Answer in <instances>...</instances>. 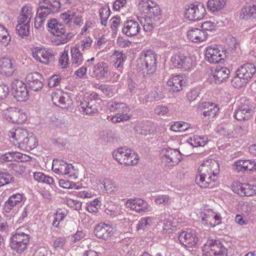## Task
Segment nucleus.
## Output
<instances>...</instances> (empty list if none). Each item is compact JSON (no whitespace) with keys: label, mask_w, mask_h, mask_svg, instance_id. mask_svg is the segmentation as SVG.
<instances>
[{"label":"nucleus","mask_w":256,"mask_h":256,"mask_svg":"<svg viewBox=\"0 0 256 256\" xmlns=\"http://www.w3.org/2000/svg\"><path fill=\"white\" fill-rule=\"evenodd\" d=\"M240 17L245 20L256 18V9L250 6H244L241 10Z\"/></svg>","instance_id":"42"},{"label":"nucleus","mask_w":256,"mask_h":256,"mask_svg":"<svg viewBox=\"0 0 256 256\" xmlns=\"http://www.w3.org/2000/svg\"><path fill=\"white\" fill-rule=\"evenodd\" d=\"M154 220V219L151 217H145L140 218L137 224L136 230H144L149 229Z\"/></svg>","instance_id":"45"},{"label":"nucleus","mask_w":256,"mask_h":256,"mask_svg":"<svg viewBox=\"0 0 256 256\" xmlns=\"http://www.w3.org/2000/svg\"><path fill=\"white\" fill-rule=\"evenodd\" d=\"M52 170L56 174H58L66 175L72 172L74 170V166L63 160H57L54 161Z\"/></svg>","instance_id":"25"},{"label":"nucleus","mask_w":256,"mask_h":256,"mask_svg":"<svg viewBox=\"0 0 256 256\" xmlns=\"http://www.w3.org/2000/svg\"><path fill=\"white\" fill-rule=\"evenodd\" d=\"M230 70L226 67H222L216 68L211 76L210 80L211 82L215 84H220L228 78Z\"/></svg>","instance_id":"30"},{"label":"nucleus","mask_w":256,"mask_h":256,"mask_svg":"<svg viewBox=\"0 0 256 256\" xmlns=\"http://www.w3.org/2000/svg\"><path fill=\"white\" fill-rule=\"evenodd\" d=\"M220 172L218 162L213 160H204L198 169V174H202L206 176L214 174L217 176Z\"/></svg>","instance_id":"16"},{"label":"nucleus","mask_w":256,"mask_h":256,"mask_svg":"<svg viewBox=\"0 0 256 256\" xmlns=\"http://www.w3.org/2000/svg\"><path fill=\"white\" fill-rule=\"evenodd\" d=\"M190 128L188 123L184 122H176L170 127V130L174 132H185Z\"/></svg>","instance_id":"52"},{"label":"nucleus","mask_w":256,"mask_h":256,"mask_svg":"<svg viewBox=\"0 0 256 256\" xmlns=\"http://www.w3.org/2000/svg\"><path fill=\"white\" fill-rule=\"evenodd\" d=\"M16 70L14 63L8 58L0 59V73L6 76H11Z\"/></svg>","instance_id":"28"},{"label":"nucleus","mask_w":256,"mask_h":256,"mask_svg":"<svg viewBox=\"0 0 256 256\" xmlns=\"http://www.w3.org/2000/svg\"><path fill=\"white\" fill-rule=\"evenodd\" d=\"M112 156L120 164L126 166L135 165L138 160V154L126 147H122L114 150Z\"/></svg>","instance_id":"8"},{"label":"nucleus","mask_w":256,"mask_h":256,"mask_svg":"<svg viewBox=\"0 0 256 256\" xmlns=\"http://www.w3.org/2000/svg\"><path fill=\"white\" fill-rule=\"evenodd\" d=\"M71 64L72 66L76 68L81 65L84 60L83 54L80 52L78 44L71 47Z\"/></svg>","instance_id":"37"},{"label":"nucleus","mask_w":256,"mask_h":256,"mask_svg":"<svg viewBox=\"0 0 256 256\" xmlns=\"http://www.w3.org/2000/svg\"><path fill=\"white\" fill-rule=\"evenodd\" d=\"M60 8V0H40L34 18V27L36 29L42 27L49 15L58 12Z\"/></svg>","instance_id":"3"},{"label":"nucleus","mask_w":256,"mask_h":256,"mask_svg":"<svg viewBox=\"0 0 256 256\" xmlns=\"http://www.w3.org/2000/svg\"><path fill=\"white\" fill-rule=\"evenodd\" d=\"M14 180V178L11 174L0 172V186L13 182Z\"/></svg>","instance_id":"56"},{"label":"nucleus","mask_w":256,"mask_h":256,"mask_svg":"<svg viewBox=\"0 0 256 256\" xmlns=\"http://www.w3.org/2000/svg\"><path fill=\"white\" fill-rule=\"evenodd\" d=\"M216 24L210 21H206L203 22L201 25V28L204 32L212 31L215 29Z\"/></svg>","instance_id":"63"},{"label":"nucleus","mask_w":256,"mask_h":256,"mask_svg":"<svg viewBox=\"0 0 256 256\" xmlns=\"http://www.w3.org/2000/svg\"><path fill=\"white\" fill-rule=\"evenodd\" d=\"M12 173L17 176H22L26 171V167L20 164H14L12 165Z\"/></svg>","instance_id":"57"},{"label":"nucleus","mask_w":256,"mask_h":256,"mask_svg":"<svg viewBox=\"0 0 256 256\" xmlns=\"http://www.w3.org/2000/svg\"><path fill=\"white\" fill-rule=\"evenodd\" d=\"M208 35L206 32L198 28H194L188 32L187 37L192 42H198L206 40Z\"/></svg>","instance_id":"32"},{"label":"nucleus","mask_w":256,"mask_h":256,"mask_svg":"<svg viewBox=\"0 0 256 256\" xmlns=\"http://www.w3.org/2000/svg\"><path fill=\"white\" fill-rule=\"evenodd\" d=\"M99 12L101 24L104 26H106L108 19L111 13L110 8L106 6L102 7L100 10Z\"/></svg>","instance_id":"50"},{"label":"nucleus","mask_w":256,"mask_h":256,"mask_svg":"<svg viewBox=\"0 0 256 256\" xmlns=\"http://www.w3.org/2000/svg\"><path fill=\"white\" fill-rule=\"evenodd\" d=\"M163 158H165L168 162L178 164L182 159L181 152L177 149H172L169 147L162 150Z\"/></svg>","instance_id":"24"},{"label":"nucleus","mask_w":256,"mask_h":256,"mask_svg":"<svg viewBox=\"0 0 256 256\" xmlns=\"http://www.w3.org/2000/svg\"><path fill=\"white\" fill-rule=\"evenodd\" d=\"M154 202L158 204H164L165 205H168L171 204V198L168 195L160 194L155 198Z\"/></svg>","instance_id":"59"},{"label":"nucleus","mask_w":256,"mask_h":256,"mask_svg":"<svg viewBox=\"0 0 256 256\" xmlns=\"http://www.w3.org/2000/svg\"><path fill=\"white\" fill-rule=\"evenodd\" d=\"M93 76L98 78L107 77L110 74L108 64L102 62H98L93 68Z\"/></svg>","instance_id":"38"},{"label":"nucleus","mask_w":256,"mask_h":256,"mask_svg":"<svg viewBox=\"0 0 256 256\" xmlns=\"http://www.w3.org/2000/svg\"><path fill=\"white\" fill-rule=\"evenodd\" d=\"M227 250L218 240H208L202 247V256H226Z\"/></svg>","instance_id":"9"},{"label":"nucleus","mask_w":256,"mask_h":256,"mask_svg":"<svg viewBox=\"0 0 256 256\" xmlns=\"http://www.w3.org/2000/svg\"><path fill=\"white\" fill-rule=\"evenodd\" d=\"M199 108L203 110L204 116L208 118L214 117L219 110L218 104L210 102H203L200 104Z\"/></svg>","instance_id":"31"},{"label":"nucleus","mask_w":256,"mask_h":256,"mask_svg":"<svg viewBox=\"0 0 256 256\" xmlns=\"http://www.w3.org/2000/svg\"><path fill=\"white\" fill-rule=\"evenodd\" d=\"M217 176L210 174L209 176H204V174H197L196 178V183L201 188H212L213 182L216 180Z\"/></svg>","instance_id":"33"},{"label":"nucleus","mask_w":256,"mask_h":256,"mask_svg":"<svg viewBox=\"0 0 256 256\" xmlns=\"http://www.w3.org/2000/svg\"><path fill=\"white\" fill-rule=\"evenodd\" d=\"M30 236L22 232L20 228L17 229L10 238V246L18 254H22L30 244Z\"/></svg>","instance_id":"7"},{"label":"nucleus","mask_w":256,"mask_h":256,"mask_svg":"<svg viewBox=\"0 0 256 256\" xmlns=\"http://www.w3.org/2000/svg\"><path fill=\"white\" fill-rule=\"evenodd\" d=\"M112 58L114 68L118 70V72L122 73L124 62L126 59V55L122 52L114 50Z\"/></svg>","instance_id":"36"},{"label":"nucleus","mask_w":256,"mask_h":256,"mask_svg":"<svg viewBox=\"0 0 256 256\" xmlns=\"http://www.w3.org/2000/svg\"><path fill=\"white\" fill-rule=\"evenodd\" d=\"M251 114H248L244 111H242L239 108L235 111L234 116L235 118L238 120H242L249 118Z\"/></svg>","instance_id":"61"},{"label":"nucleus","mask_w":256,"mask_h":256,"mask_svg":"<svg viewBox=\"0 0 256 256\" xmlns=\"http://www.w3.org/2000/svg\"><path fill=\"white\" fill-rule=\"evenodd\" d=\"M10 40V37L7 29L2 24H0V42L4 46L8 45Z\"/></svg>","instance_id":"53"},{"label":"nucleus","mask_w":256,"mask_h":256,"mask_svg":"<svg viewBox=\"0 0 256 256\" xmlns=\"http://www.w3.org/2000/svg\"><path fill=\"white\" fill-rule=\"evenodd\" d=\"M126 206L138 213L146 212L151 210L150 206L140 198H130L126 200Z\"/></svg>","instance_id":"19"},{"label":"nucleus","mask_w":256,"mask_h":256,"mask_svg":"<svg viewBox=\"0 0 256 256\" xmlns=\"http://www.w3.org/2000/svg\"><path fill=\"white\" fill-rule=\"evenodd\" d=\"M238 108L242 110V111L250 114L254 106L250 100L242 99L240 100V104L238 106Z\"/></svg>","instance_id":"54"},{"label":"nucleus","mask_w":256,"mask_h":256,"mask_svg":"<svg viewBox=\"0 0 256 256\" xmlns=\"http://www.w3.org/2000/svg\"><path fill=\"white\" fill-rule=\"evenodd\" d=\"M206 58L211 64L222 62L225 54L220 51L216 46H208L206 50Z\"/></svg>","instance_id":"20"},{"label":"nucleus","mask_w":256,"mask_h":256,"mask_svg":"<svg viewBox=\"0 0 256 256\" xmlns=\"http://www.w3.org/2000/svg\"><path fill=\"white\" fill-rule=\"evenodd\" d=\"M24 198V194L22 193H16L10 195L2 206L3 210L5 212L9 213L14 208L21 206Z\"/></svg>","instance_id":"23"},{"label":"nucleus","mask_w":256,"mask_h":256,"mask_svg":"<svg viewBox=\"0 0 256 256\" xmlns=\"http://www.w3.org/2000/svg\"><path fill=\"white\" fill-rule=\"evenodd\" d=\"M108 109L110 112H118V113L112 118L113 122H120L129 119L128 115L129 108L124 103L114 102L109 104Z\"/></svg>","instance_id":"10"},{"label":"nucleus","mask_w":256,"mask_h":256,"mask_svg":"<svg viewBox=\"0 0 256 256\" xmlns=\"http://www.w3.org/2000/svg\"><path fill=\"white\" fill-rule=\"evenodd\" d=\"M234 166L238 172L256 170V162L253 160H238Z\"/></svg>","instance_id":"39"},{"label":"nucleus","mask_w":256,"mask_h":256,"mask_svg":"<svg viewBox=\"0 0 256 256\" xmlns=\"http://www.w3.org/2000/svg\"><path fill=\"white\" fill-rule=\"evenodd\" d=\"M26 82L30 88L35 92L40 90L44 86V78L38 72L29 73L26 76Z\"/></svg>","instance_id":"22"},{"label":"nucleus","mask_w":256,"mask_h":256,"mask_svg":"<svg viewBox=\"0 0 256 256\" xmlns=\"http://www.w3.org/2000/svg\"><path fill=\"white\" fill-rule=\"evenodd\" d=\"M67 214L66 210L59 209L55 213L54 217L52 222V225L54 227L58 228L60 224V222L63 220Z\"/></svg>","instance_id":"51"},{"label":"nucleus","mask_w":256,"mask_h":256,"mask_svg":"<svg viewBox=\"0 0 256 256\" xmlns=\"http://www.w3.org/2000/svg\"><path fill=\"white\" fill-rule=\"evenodd\" d=\"M171 62L174 67L183 71L189 70L192 64V58L180 52L174 54L172 56Z\"/></svg>","instance_id":"15"},{"label":"nucleus","mask_w":256,"mask_h":256,"mask_svg":"<svg viewBox=\"0 0 256 256\" xmlns=\"http://www.w3.org/2000/svg\"><path fill=\"white\" fill-rule=\"evenodd\" d=\"M140 28L138 23L134 20H128L124 22L122 32L128 37L137 35Z\"/></svg>","instance_id":"26"},{"label":"nucleus","mask_w":256,"mask_h":256,"mask_svg":"<svg viewBox=\"0 0 256 256\" xmlns=\"http://www.w3.org/2000/svg\"><path fill=\"white\" fill-rule=\"evenodd\" d=\"M256 72V66L247 63L240 66L236 72L232 80V86L236 88H240L250 80Z\"/></svg>","instance_id":"4"},{"label":"nucleus","mask_w":256,"mask_h":256,"mask_svg":"<svg viewBox=\"0 0 256 256\" xmlns=\"http://www.w3.org/2000/svg\"><path fill=\"white\" fill-rule=\"evenodd\" d=\"M4 118L8 122L13 123L22 124L27 118L26 113L18 108H9L3 111Z\"/></svg>","instance_id":"12"},{"label":"nucleus","mask_w":256,"mask_h":256,"mask_svg":"<svg viewBox=\"0 0 256 256\" xmlns=\"http://www.w3.org/2000/svg\"><path fill=\"white\" fill-rule=\"evenodd\" d=\"M178 240L182 245L188 248L194 247L198 240L195 234L185 231L179 235Z\"/></svg>","instance_id":"29"},{"label":"nucleus","mask_w":256,"mask_h":256,"mask_svg":"<svg viewBox=\"0 0 256 256\" xmlns=\"http://www.w3.org/2000/svg\"><path fill=\"white\" fill-rule=\"evenodd\" d=\"M34 180L38 182L50 185H52L54 182V180L52 178L45 175L42 172H34Z\"/></svg>","instance_id":"46"},{"label":"nucleus","mask_w":256,"mask_h":256,"mask_svg":"<svg viewBox=\"0 0 256 256\" xmlns=\"http://www.w3.org/2000/svg\"><path fill=\"white\" fill-rule=\"evenodd\" d=\"M69 60L68 51L65 49L60 54L58 66L62 68H68L70 64Z\"/></svg>","instance_id":"49"},{"label":"nucleus","mask_w":256,"mask_h":256,"mask_svg":"<svg viewBox=\"0 0 256 256\" xmlns=\"http://www.w3.org/2000/svg\"><path fill=\"white\" fill-rule=\"evenodd\" d=\"M96 88L100 90L104 95L110 98L112 97L114 94V88L112 86L98 84Z\"/></svg>","instance_id":"55"},{"label":"nucleus","mask_w":256,"mask_h":256,"mask_svg":"<svg viewBox=\"0 0 256 256\" xmlns=\"http://www.w3.org/2000/svg\"><path fill=\"white\" fill-rule=\"evenodd\" d=\"M138 9L144 15L138 20L146 32H151L159 24L162 12L158 5L152 0H140Z\"/></svg>","instance_id":"1"},{"label":"nucleus","mask_w":256,"mask_h":256,"mask_svg":"<svg viewBox=\"0 0 256 256\" xmlns=\"http://www.w3.org/2000/svg\"><path fill=\"white\" fill-rule=\"evenodd\" d=\"M34 12L32 8L29 5H26L22 7L19 16L18 18V22L26 24H30Z\"/></svg>","instance_id":"35"},{"label":"nucleus","mask_w":256,"mask_h":256,"mask_svg":"<svg viewBox=\"0 0 256 256\" xmlns=\"http://www.w3.org/2000/svg\"><path fill=\"white\" fill-rule=\"evenodd\" d=\"M156 131V126L151 122H148L142 126L138 127L136 132L138 134L146 136L154 134Z\"/></svg>","instance_id":"43"},{"label":"nucleus","mask_w":256,"mask_h":256,"mask_svg":"<svg viewBox=\"0 0 256 256\" xmlns=\"http://www.w3.org/2000/svg\"><path fill=\"white\" fill-rule=\"evenodd\" d=\"M206 220V222L212 226H214L221 222V217L218 214H213Z\"/></svg>","instance_id":"58"},{"label":"nucleus","mask_w":256,"mask_h":256,"mask_svg":"<svg viewBox=\"0 0 256 256\" xmlns=\"http://www.w3.org/2000/svg\"><path fill=\"white\" fill-rule=\"evenodd\" d=\"M205 14V8L202 5L191 4L186 8L185 16L190 20H200L204 17Z\"/></svg>","instance_id":"14"},{"label":"nucleus","mask_w":256,"mask_h":256,"mask_svg":"<svg viewBox=\"0 0 256 256\" xmlns=\"http://www.w3.org/2000/svg\"><path fill=\"white\" fill-rule=\"evenodd\" d=\"M95 235L100 238L108 240L114 234L112 228L108 224H99L94 230Z\"/></svg>","instance_id":"27"},{"label":"nucleus","mask_w":256,"mask_h":256,"mask_svg":"<svg viewBox=\"0 0 256 256\" xmlns=\"http://www.w3.org/2000/svg\"><path fill=\"white\" fill-rule=\"evenodd\" d=\"M206 138L198 135L194 136L188 140L189 144L194 147L203 146L206 144Z\"/></svg>","instance_id":"44"},{"label":"nucleus","mask_w":256,"mask_h":256,"mask_svg":"<svg viewBox=\"0 0 256 256\" xmlns=\"http://www.w3.org/2000/svg\"><path fill=\"white\" fill-rule=\"evenodd\" d=\"M92 44V40L90 37L84 38L80 41V44H78L82 51L88 50L90 48Z\"/></svg>","instance_id":"60"},{"label":"nucleus","mask_w":256,"mask_h":256,"mask_svg":"<svg viewBox=\"0 0 256 256\" xmlns=\"http://www.w3.org/2000/svg\"><path fill=\"white\" fill-rule=\"evenodd\" d=\"M80 111L83 114L94 116L98 112L100 103L94 100H89V98H84L79 106Z\"/></svg>","instance_id":"21"},{"label":"nucleus","mask_w":256,"mask_h":256,"mask_svg":"<svg viewBox=\"0 0 256 256\" xmlns=\"http://www.w3.org/2000/svg\"><path fill=\"white\" fill-rule=\"evenodd\" d=\"M65 239L63 238H56L54 243V248L55 250L60 251L64 249Z\"/></svg>","instance_id":"62"},{"label":"nucleus","mask_w":256,"mask_h":256,"mask_svg":"<svg viewBox=\"0 0 256 256\" xmlns=\"http://www.w3.org/2000/svg\"><path fill=\"white\" fill-rule=\"evenodd\" d=\"M8 136L11 143L23 150L30 151L38 144L35 136L22 128L12 129L9 132Z\"/></svg>","instance_id":"2"},{"label":"nucleus","mask_w":256,"mask_h":256,"mask_svg":"<svg viewBox=\"0 0 256 256\" xmlns=\"http://www.w3.org/2000/svg\"><path fill=\"white\" fill-rule=\"evenodd\" d=\"M227 0H208L207 2L208 8L212 12H217L222 9Z\"/></svg>","instance_id":"41"},{"label":"nucleus","mask_w":256,"mask_h":256,"mask_svg":"<svg viewBox=\"0 0 256 256\" xmlns=\"http://www.w3.org/2000/svg\"><path fill=\"white\" fill-rule=\"evenodd\" d=\"M48 30L56 36L55 44L58 46L68 42L73 36L72 33L66 32L63 24L53 19L48 24Z\"/></svg>","instance_id":"5"},{"label":"nucleus","mask_w":256,"mask_h":256,"mask_svg":"<svg viewBox=\"0 0 256 256\" xmlns=\"http://www.w3.org/2000/svg\"><path fill=\"white\" fill-rule=\"evenodd\" d=\"M232 191L240 196H250L256 195V185L234 182L232 186Z\"/></svg>","instance_id":"18"},{"label":"nucleus","mask_w":256,"mask_h":256,"mask_svg":"<svg viewBox=\"0 0 256 256\" xmlns=\"http://www.w3.org/2000/svg\"><path fill=\"white\" fill-rule=\"evenodd\" d=\"M199 94V90L197 88L191 89L187 94L188 100L191 102L194 100Z\"/></svg>","instance_id":"64"},{"label":"nucleus","mask_w":256,"mask_h":256,"mask_svg":"<svg viewBox=\"0 0 256 256\" xmlns=\"http://www.w3.org/2000/svg\"><path fill=\"white\" fill-rule=\"evenodd\" d=\"M33 58L38 62L44 64L54 60V52L52 49L43 46H35L32 48Z\"/></svg>","instance_id":"11"},{"label":"nucleus","mask_w":256,"mask_h":256,"mask_svg":"<svg viewBox=\"0 0 256 256\" xmlns=\"http://www.w3.org/2000/svg\"><path fill=\"white\" fill-rule=\"evenodd\" d=\"M102 184L105 190L108 194H114L118 190L116 182L109 178H105Z\"/></svg>","instance_id":"48"},{"label":"nucleus","mask_w":256,"mask_h":256,"mask_svg":"<svg viewBox=\"0 0 256 256\" xmlns=\"http://www.w3.org/2000/svg\"><path fill=\"white\" fill-rule=\"evenodd\" d=\"M156 56L154 52L143 51L137 60L138 70H145L147 74H152L156 70Z\"/></svg>","instance_id":"6"},{"label":"nucleus","mask_w":256,"mask_h":256,"mask_svg":"<svg viewBox=\"0 0 256 256\" xmlns=\"http://www.w3.org/2000/svg\"><path fill=\"white\" fill-rule=\"evenodd\" d=\"M11 88L14 98L20 102H25L28 98V92L25 84L20 80H15L12 82Z\"/></svg>","instance_id":"13"},{"label":"nucleus","mask_w":256,"mask_h":256,"mask_svg":"<svg viewBox=\"0 0 256 256\" xmlns=\"http://www.w3.org/2000/svg\"><path fill=\"white\" fill-rule=\"evenodd\" d=\"M184 84L183 78L180 75L173 76L167 82L168 86L170 87V90L174 92L182 90Z\"/></svg>","instance_id":"40"},{"label":"nucleus","mask_w":256,"mask_h":256,"mask_svg":"<svg viewBox=\"0 0 256 256\" xmlns=\"http://www.w3.org/2000/svg\"><path fill=\"white\" fill-rule=\"evenodd\" d=\"M52 100L55 105L62 108H67L72 104V100L70 95L59 90L52 93Z\"/></svg>","instance_id":"17"},{"label":"nucleus","mask_w":256,"mask_h":256,"mask_svg":"<svg viewBox=\"0 0 256 256\" xmlns=\"http://www.w3.org/2000/svg\"><path fill=\"white\" fill-rule=\"evenodd\" d=\"M30 24H20L18 22L16 26V30L18 36L24 38L28 36L30 34Z\"/></svg>","instance_id":"47"},{"label":"nucleus","mask_w":256,"mask_h":256,"mask_svg":"<svg viewBox=\"0 0 256 256\" xmlns=\"http://www.w3.org/2000/svg\"><path fill=\"white\" fill-rule=\"evenodd\" d=\"M29 157L22 153L12 152L6 153L0 158V161L2 162L16 161L24 162L28 160Z\"/></svg>","instance_id":"34"}]
</instances>
